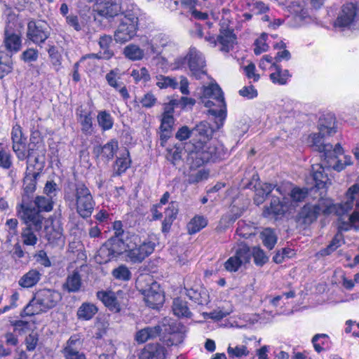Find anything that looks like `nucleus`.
Wrapping results in <instances>:
<instances>
[{"label": "nucleus", "instance_id": "cd10ccee", "mask_svg": "<svg viewBox=\"0 0 359 359\" xmlns=\"http://www.w3.org/2000/svg\"><path fill=\"white\" fill-rule=\"evenodd\" d=\"M346 214L338 215L339 224L338 228L340 231H348L351 229L356 230L359 229V211L355 210L350 215L348 216L347 219H344V216Z\"/></svg>", "mask_w": 359, "mask_h": 359}, {"label": "nucleus", "instance_id": "0eeeda50", "mask_svg": "<svg viewBox=\"0 0 359 359\" xmlns=\"http://www.w3.org/2000/svg\"><path fill=\"white\" fill-rule=\"evenodd\" d=\"M176 69L189 67L191 74L199 79L205 75V61L203 54L195 48H191L184 57H179L175 62Z\"/></svg>", "mask_w": 359, "mask_h": 359}, {"label": "nucleus", "instance_id": "39448f33", "mask_svg": "<svg viewBox=\"0 0 359 359\" xmlns=\"http://www.w3.org/2000/svg\"><path fill=\"white\" fill-rule=\"evenodd\" d=\"M65 200L69 207L76 208L77 213L86 218L91 215L95 201L89 189L84 184H77L74 189L67 190Z\"/></svg>", "mask_w": 359, "mask_h": 359}, {"label": "nucleus", "instance_id": "2f4dec72", "mask_svg": "<svg viewBox=\"0 0 359 359\" xmlns=\"http://www.w3.org/2000/svg\"><path fill=\"white\" fill-rule=\"evenodd\" d=\"M177 213V204L175 202L170 203L165 210V218L162 222V231L163 233L169 231L172 222L175 219Z\"/></svg>", "mask_w": 359, "mask_h": 359}, {"label": "nucleus", "instance_id": "69168bd1", "mask_svg": "<svg viewBox=\"0 0 359 359\" xmlns=\"http://www.w3.org/2000/svg\"><path fill=\"white\" fill-rule=\"evenodd\" d=\"M267 38V34H262L255 41L254 52L256 55H260L261 53L266 52L268 50L269 46L266 43Z\"/></svg>", "mask_w": 359, "mask_h": 359}, {"label": "nucleus", "instance_id": "ddd939ff", "mask_svg": "<svg viewBox=\"0 0 359 359\" xmlns=\"http://www.w3.org/2000/svg\"><path fill=\"white\" fill-rule=\"evenodd\" d=\"M359 16V7L352 2L346 3L341 7V11L336 20L335 25L346 27L351 25Z\"/></svg>", "mask_w": 359, "mask_h": 359}, {"label": "nucleus", "instance_id": "338daca9", "mask_svg": "<svg viewBox=\"0 0 359 359\" xmlns=\"http://www.w3.org/2000/svg\"><path fill=\"white\" fill-rule=\"evenodd\" d=\"M248 6L250 11L254 14L264 13L269 10L268 6L262 1H255L252 0L248 3Z\"/></svg>", "mask_w": 359, "mask_h": 359}, {"label": "nucleus", "instance_id": "c03bdc74", "mask_svg": "<svg viewBox=\"0 0 359 359\" xmlns=\"http://www.w3.org/2000/svg\"><path fill=\"white\" fill-rule=\"evenodd\" d=\"M156 85L161 89L171 88L176 89L178 87L177 81L170 76L158 74L155 77Z\"/></svg>", "mask_w": 359, "mask_h": 359}, {"label": "nucleus", "instance_id": "aec40b11", "mask_svg": "<svg viewBox=\"0 0 359 359\" xmlns=\"http://www.w3.org/2000/svg\"><path fill=\"white\" fill-rule=\"evenodd\" d=\"M324 161H326L329 168H332L337 172L343 170L347 165H350L353 163L351 156L344 154L342 147L339 153L330 152L327 154L325 156Z\"/></svg>", "mask_w": 359, "mask_h": 359}, {"label": "nucleus", "instance_id": "f03ea898", "mask_svg": "<svg viewBox=\"0 0 359 359\" xmlns=\"http://www.w3.org/2000/svg\"><path fill=\"white\" fill-rule=\"evenodd\" d=\"M155 247V239L152 237L142 240L138 235L133 234L123 240L106 243L100 247L95 258L98 263L103 264L125 254L129 261L141 262L154 252Z\"/></svg>", "mask_w": 359, "mask_h": 359}, {"label": "nucleus", "instance_id": "7c9ffc66", "mask_svg": "<svg viewBox=\"0 0 359 359\" xmlns=\"http://www.w3.org/2000/svg\"><path fill=\"white\" fill-rule=\"evenodd\" d=\"M162 328L159 325L155 327H147L137 332L135 339L138 343H144L148 340L157 337Z\"/></svg>", "mask_w": 359, "mask_h": 359}, {"label": "nucleus", "instance_id": "423d86ee", "mask_svg": "<svg viewBox=\"0 0 359 359\" xmlns=\"http://www.w3.org/2000/svg\"><path fill=\"white\" fill-rule=\"evenodd\" d=\"M123 18L114 32V40L124 43L132 40L137 34L140 9L135 4H130L123 11Z\"/></svg>", "mask_w": 359, "mask_h": 359}, {"label": "nucleus", "instance_id": "de8ad7c7", "mask_svg": "<svg viewBox=\"0 0 359 359\" xmlns=\"http://www.w3.org/2000/svg\"><path fill=\"white\" fill-rule=\"evenodd\" d=\"M79 121L81 125V130L83 133L90 135L93 132L92 117L90 113H83L82 111L78 114Z\"/></svg>", "mask_w": 359, "mask_h": 359}, {"label": "nucleus", "instance_id": "6e6d98bb", "mask_svg": "<svg viewBox=\"0 0 359 359\" xmlns=\"http://www.w3.org/2000/svg\"><path fill=\"white\" fill-rule=\"evenodd\" d=\"M130 76L133 78L135 83H146L150 80V74L146 67H141L137 69H133Z\"/></svg>", "mask_w": 359, "mask_h": 359}, {"label": "nucleus", "instance_id": "a18cd8bd", "mask_svg": "<svg viewBox=\"0 0 359 359\" xmlns=\"http://www.w3.org/2000/svg\"><path fill=\"white\" fill-rule=\"evenodd\" d=\"M315 350L320 353L330 346V338L325 334H317L312 339Z\"/></svg>", "mask_w": 359, "mask_h": 359}, {"label": "nucleus", "instance_id": "3c124183", "mask_svg": "<svg viewBox=\"0 0 359 359\" xmlns=\"http://www.w3.org/2000/svg\"><path fill=\"white\" fill-rule=\"evenodd\" d=\"M227 353L230 358H243L247 357L250 351L247 346L244 344L236 345L231 346L229 345L227 348Z\"/></svg>", "mask_w": 359, "mask_h": 359}, {"label": "nucleus", "instance_id": "37998d69", "mask_svg": "<svg viewBox=\"0 0 359 359\" xmlns=\"http://www.w3.org/2000/svg\"><path fill=\"white\" fill-rule=\"evenodd\" d=\"M208 220L205 217L200 215L195 216L188 224V231L190 234L196 233L205 227Z\"/></svg>", "mask_w": 359, "mask_h": 359}, {"label": "nucleus", "instance_id": "20e7f679", "mask_svg": "<svg viewBox=\"0 0 359 359\" xmlns=\"http://www.w3.org/2000/svg\"><path fill=\"white\" fill-rule=\"evenodd\" d=\"M12 149L19 161H24L37 153L35 161L37 163L39 157H44L46 153L45 146L40 139L35 137L30 138V142L27 144V138L25 137L20 125L13 126L11 130Z\"/></svg>", "mask_w": 359, "mask_h": 359}, {"label": "nucleus", "instance_id": "ea45409f", "mask_svg": "<svg viewBox=\"0 0 359 359\" xmlns=\"http://www.w3.org/2000/svg\"><path fill=\"white\" fill-rule=\"evenodd\" d=\"M41 278V273L35 269L26 273L19 280V285L23 287H31L35 285Z\"/></svg>", "mask_w": 359, "mask_h": 359}, {"label": "nucleus", "instance_id": "09e8293b", "mask_svg": "<svg viewBox=\"0 0 359 359\" xmlns=\"http://www.w3.org/2000/svg\"><path fill=\"white\" fill-rule=\"evenodd\" d=\"M261 238L264 245L269 250L273 249L277 242V236L270 228H266L262 231Z\"/></svg>", "mask_w": 359, "mask_h": 359}, {"label": "nucleus", "instance_id": "a211bd4d", "mask_svg": "<svg viewBox=\"0 0 359 359\" xmlns=\"http://www.w3.org/2000/svg\"><path fill=\"white\" fill-rule=\"evenodd\" d=\"M283 202L278 198H273L269 207H266L263 211V216L268 218L277 219L283 216L285 212L292 210V204H289L287 196H283Z\"/></svg>", "mask_w": 359, "mask_h": 359}, {"label": "nucleus", "instance_id": "0e129e2a", "mask_svg": "<svg viewBox=\"0 0 359 359\" xmlns=\"http://www.w3.org/2000/svg\"><path fill=\"white\" fill-rule=\"evenodd\" d=\"M251 256H253L254 262L257 266H262L267 262L269 258L265 255L264 252L259 247H255L250 252Z\"/></svg>", "mask_w": 359, "mask_h": 359}, {"label": "nucleus", "instance_id": "4d7b16f0", "mask_svg": "<svg viewBox=\"0 0 359 359\" xmlns=\"http://www.w3.org/2000/svg\"><path fill=\"white\" fill-rule=\"evenodd\" d=\"M12 165L13 158L11 154L0 143V166L4 169H9Z\"/></svg>", "mask_w": 359, "mask_h": 359}, {"label": "nucleus", "instance_id": "5701e85b", "mask_svg": "<svg viewBox=\"0 0 359 359\" xmlns=\"http://www.w3.org/2000/svg\"><path fill=\"white\" fill-rule=\"evenodd\" d=\"M37 301H39L43 309L47 311L53 308L61 300V294L55 290L44 289L39 291L36 294Z\"/></svg>", "mask_w": 359, "mask_h": 359}, {"label": "nucleus", "instance_id": "f257e3e1", "mask_svg": "<svg viewBox=\"0 0 359 359\" xmlns=\"http://www.w3.org/2000/svg\"><path fill=\"white\" fill-rule=\"evenodd\" d=\"M201 101L209 108L208 113L215 118V126L211 127L206 121H202L193 129L198 137L197 145L187 155V163L191 169L203 165L210 161H215L222 157V148L214 142H209L215 130L223 126L226 118V106L222 89L217 83H210L203 88Z\"/></svg>", "mask_w": 359, "mask_h": 359}, {"label": "nucleus", "instance_id": "e2e57ef3", "mask_svg": "<svg viewBox=\"0 0 359 359\" xmlns=\"http://www.w3.org/2000/svg\"><path fill=\"white\" fill-rule=\"evenodd\" d=\"M112 275L117 280H128L131 273L127 266L121 265L112 271Z\"/></svg>", "mask_w": 359, "mask_h": 359}, {"label": "nucleus", "instance_id": "e433bc0d", "mask_svg": "<svg viewBox=\"0 0 359 359\" xmlns=\"http://www.w3.org/2000/svg\"><path fill=\"white\" fill-rule=\"evenodd\" d=\"M273 189L274 187L271 184L259 183L255 186V203L257 205L262 204Z\"/></svg>", "mask_w": 359, "mask_h": 359}, {"label": "nucleus", "instance_id": "b1692460", "mask_svg": "<svg viewBox=\"0 0 359 359\" xmlns=\"http://www.w3.org/2000/svg\"><path fill=\"white\" fill-rule=\"evenodd\" d=\"M141 45L142 49L144 50V55L147 57L154 54H158L165 43L162 41L161 35L151 38L144 36L141 37Z\"/></svg>", "mask_w": 359, "mask_h": 359}, {"label": "nucleus", "instance_id": "4be33fe9", "mask_svg": "<svg viewBox=\"0 0 359 359\" xmlns=\"http://www.w3.org/2000/svg\"><path fill=\"white\" fill-rule=\"evenodd\" d=\"M329 170L327 165L324 167L321 164L312 165L311 173L316 188L326 189L331 185L332 181L327 172Z\"/></svg>", "mask_w": 359, "mask_h": 359}, {"label": "nucleus", "instance_id": "9b49d317", "mask_svg": "<svg viewBox=\"0 0 359 359\" xmlns=\"http://www.w3.org/2000/svg\"><path fill=\"white\" fill-rule=\"evenodd\" d=\"M251 259L250 248L241 243L235 251L234 255L230 257L224 263V268L229 272H236L240 267L249 263Z\"/></svg>", "mask_w": 359, "mask_h": 359}, {"label": "nucleus", "instance_id": "774afa93", "mask_svg": "<svg viewBox=\"0 0 359 359\" xmlns=\"http://www.w3.org/2000/svg\"><path fill=\"white\" fill-rule=\"evenodd\" d=\"M168 151L167 158L170 161L173 165H176L182 158V149L175 146L168 149Z\"/></svg>", "mask_w": 359, "mask_h": 359}, {"label": "nucleus", "instance_id": "c756f323", "mask_svg": "<svg viewBox=\"0 0 359 359\" xmlns=\"http://www.w3.org/2000/svg\"><path fill=\"white\" fill-rule=\"evenodd\" d=\"M236 36L232 31L222 29L217 37V41L221 45L220 50L227 53L233 48L236 43Z\"/></svg>", "mask_w": 359, "mask_h": 359}, {"label": "nucleus", "instance_id": "f704fd0d", "mask_svg": "<svg viewBox=\"0 0 359 359\" xmlns=\"http://www.w3.org/2000/svg\"><path fill=\"white\" fill-rule=\"evenodd\" d=\"M130 164L131 160L129 151L127 149H124L120 153V156L117 158L115 162V173L118 175H121L127 170V169L130 166Z\"/></svg>", "mask_w": 359, "mask_h": 359}, {"label": "nucleus", "instance_id": "72a5a7b5", "mask_svg": "<svg viewBox=\"0 0 359 359\" xmlns=\"http://www.w3.org/2000/svg\"><path fill=\"white\" fill-rule=\"evenodd\" d=\"M318 130L325 135H332L336 133L335 118L330 114L320 119Z\"/></svg>", "mask_w": 359, "mask_h": 359}, {"label": "nucleus", "instance_id": "49530a36", "mask_svg": "<svg viewBox=\"0 0 359 359\" xmlns=\"http://www.w3.org/2000/svg\"><path fill=\"white\" fill-rule=\"evenodd\" d=\"M118 148V142L116 140H111L101 148L100 155L102 157H104L107 160L112 159L114 154L116 153Z\"/></svg>", "mask_w": 359, "mask_h": 359}, {"label": "nucleus", "instance_id": "c9c22d12", "mask_svg": "<svg viewBox=\"0 0 359 359\" xmlns=\"http://www.w3.org/2000/svg\"><path fill=\"white\" fill-rule=\"evenodd\" d=\"M98 309L97 306L92 303L84 302L77 310V317L82 320H89L97 313Z\"/></svg>", "mask_w": 359, "mask_h": 359}, {"label": "nucleus", "instance_id": "5fc2aeb1", "mask_svg": "<svg viewBox=\"0 0 359 359\" xmlns=\"http://www.w3.org/2000/svg\"><path fill=\"white\" fill-rule=\"evenodd\" d=\"M27 225L28 226L25 228L21 233L22 241L24 245L33 246L36 243L38 239L36 234L31 229L32 226ZM32 226L34 228V226Z\"/></svg>", "mask_w": 359, "mask_h": 359}, {"label": "nucleus", "instance_id": "58836bf2", "mask_svg": "<svg viewBox=\"0 0 359 359\" xmlns=\"http://www.w3.org/2000/svg\"><path fill=\"white\" fill-rule=\"evenodd\" d=\"M81 286V276L78 271H74L68 275L63 287L69 292H75L80 290Z\"/></svg>", "mask_w": 359, "mask_h": 359}, {"label": "nucleus", "instance_id": "9d476101", "mask_svg": "<svg viewBox=\"0 0 359 359\" xmlns=\"http://www.w3.org/2000/svg\"><path fill=\"white\" fill-rule=\"evenodd\" d=\"M163 324L162 340L167 346H177L181 344L185 337L186 327L176 321L165 320Z\"/></svg>", "mask_w": 359, "mask_h": 359}, {"label": "nucleus", "instance_id": "412c9836", "mask_svg": "<svg viewBox=\"0 0 359 359\" xmlns=\"http://www.w3.org/2000/svg\"><path fill=\"white\" fill-rule=\"evenodd\" d=\"M142 294L148 306L157 309L163 303L164 297L156 282H152L149 288L143 290Z\"/></svg>", "mask_w": 359, "mask_h": 359}, {"label": "nucleus", "instance_id": "f3484780", "mask_svg": "<svg viewBox=\"0 0 359 359\" xmlns=\"http://www.w3.org/2000/svg\"><path fill=\"white\" fill-rule=\"evenodd\" d=\"M48 25L43 21H30L27 26V36L34 43L44 42L48 37Z\"/></svg>", "mask_w": 359, "mask_h": 359}, {"label": "nucleus", "instance_id": "dca6fc26", "mask_svg": "<svg viewBox=\"0 0 359 359\" xmlns=\"http://www.w3.org/2000/svg\"><path fill=\"white\" fill-rule=\"evenodd\" d=\"M88 1L95 3L94 10L98 15L106 18H114L122 9L120 0H109L104 3H102V0Z\"/></svg>", "mask_w": 359, "mask_h": 359}, {"label": "nucleus", "instance_id": "bb28decb", "mask_svg": "<svg viewBox=\"0 0 359 359\" xmlns=\"http://www.w3.org/2000/svg\"><path fill=\"white\" fill-rule=\"evenodd\" d=\"M97 297L110 311L116 313L120 311V304L114 292L100 291L97 293Z\"/></svg>", "mask_w": 359, "mask_h": 359}, {"label": "nucleus", "instance_id": "4468645a", "mask_svg": "<svg viewBox=\"0 0 359 359\" xmlns=\"http://www.w3.org/2000/svg\"><path fill=\"white\" fill-rule=\"evenodd\" d=\"M324 136L325 135L319 131L318 133H313L309 137L308 141L313 149L322 154L321 157L323 158H325L330 152H341V146L339 144H337L334 147L331 144H325L323 139Z\"/></svg>", "mask_w": 359, "mask_h": 359}, {"label": "nucleus", "instance_id": "79ce46f5", "mask_svg": "<svg viewBox=\"0 0 359 359\" xmlns=\"http://www.w3.org/2000/svg\"><path fill=\"white\" fill-rule=\"evenodd\" d=\"M172 311L178 317H189L191 315L187 302L180 298L173 300Z\"/></svg>", "mask_w": 359, "mask_h": 359}, {"label": "nucleus", "instance_id": "c85d7f7f", "mask_svg": "<svg viewBox=\"0 0 359 359\" xmlns=\"http://www.w3.org/2000/svg\"><path fill=\"white\" fill-rule=\"evenodd\" d=\"M165 348L161 345L149 344L147 346L141 354V359H165Z\"/></svg>", "mask_w": 359, "mask_h": 359}, {"label": "nucleus", "instance_id": "13d9d810", "mask_svg": "<svg viewBox=\"0 0 359 359\" xmlns=\"http://www.w3.org/2000/svg\"><path fill=\"white\" fill-rule=\"evenodd\" d=\"M14 330L23 334L28 331H33L36 326L33 321H27L23 320H16L13 323Z\"/></svg>", "mask_w": 359, "mask_h": 359}, {"label": "nucleus", "instance_id": "a878e982", "mask_svg": "<svg viewBox=\"0 0 359 359\" xmlns=\"http://www.w3.org/2000/svg\"><path fill=\"white\" fill-rule=\"evenodd\" d=\"M81 345V341L79 336H72L67 341L63 351L65 359H86V355L79 351Z\"/></svg>", "mask_w": 359, "mask_h": 359}, {"label": "nucleus", "instance_id": "6ab92c4d", "mask_svg": "<svg viewBox=\"0 0 359 359\" xmlns=\"http://www.w3.org/2000/svg\"><path fill=\"white\" fill-rule=\"evenodd\" d=\"M62 227L57 220H46L45 222L44 236L49 243L62 245L64 243Z\"/></svg>", "mask_w": 359, "mask_h": 359}, {"label": "nucleus", "instance_id": "052dcab7", "mask_svg": "<svg viewBox=\"0 0 359 359\" xmlns=\"http://www.w3.org/2000/svg\"><path fill=\"white\" fill-rule=\"evenodd\" d=\"M106 80L107 83L112 88L115 89H118L120 87L121 83L118 82V80L121 79V74L120 71L118 69H114L111 70L109 73L106 74Z\"/></svg>", "mask_w": 359, "mask_h": 359}, {"label": "nucleus", "instance_id": "f8f14e48", "mask_svg": "<svg viewBox=\"0 0 359 359\" xmlns=\"http://www.w3.org/2000/svg\"><path fill=\"white\" fill-rule=\"evenodd\" d=\"M276 191L283 196H287L289 204H292V210L294 209L297 203L304 200L307 196V189L292 187L288 182L283 183L276 187Z\"/></svg>", "mask_w": 359, "mask_h": 359}, {"label": "nucleus", "instance_id": "bf43d9fd", "mask_svg": "<svg viewBox=\"0 0 359 359\" xmlns=\"http://www.w3.org/2000/svg\"><path fill=\"white\" fill-rule=\"evenodd\" d=\"M236 234L241 238H248L250 236L255 234V228L246 224L244 222H239L236 229Z\"/></svg>", "mask_w": 359, "mask_h": 359}, {"label": "nucleus", "instance_id": "680f3d73", "mask_svg": "<svg viewBox=\"0 0 359 359\" xmlns=\"http://www.w3.org/2000/svg\"><path fill=\"white\" fill-rule=\"evenodd\" d=\"M112 41V39L109 35H103L100 36L99 44L102 49L104 50V55L100 56V57H102L104 59H109L112 55L113 53L108 50V48L109 47Z\"/></svg>", "mask_w": 359, "mask_h": 359}, {"label": "nucleus", "instance_id": "6e6552de", "mask_svg": "<svg viewBox=\"0 0 359 359\" xmlns=\"http://www.w3.org/2000/svg\"><path fill=\"white\" fill-rule=\"evenodd\" d=\"M334 213L333 201L330 198H321L316 204H306L301 210L299 217L305 224L315 221L320 214Z\"/></svg>", "mask_w": 359, "mask_h": 359}, {"label": "nucleus", "instance_id": "1a4fd4ad", "mask_svg": "<svg viewBox=\"0 0 359 359\" xmlns=\"http://www.w3.org/2000/svg\"><path fill=\"white\" fill-rule=\"evenodd\" d=\"M10 18L4 31V46L8 52L13 54L21 48L22 40L18 29L21 28L22 25L15 16L11 15Z\"/></svg>", "mask_w": 359, "mask_h": 359}, {"label": "nucleus", "instance_id": "864d4df0", "mask_svg": "<svg viewBox=\"0 0 359 359\" xmlns=\"http://www.w3.org/2000/svg\"><path fill=\"white\" fill-rule=\"evenodd\" d=\"M97 122L104 130H108L113 127L114 120L111 114L106 111H100L97 114Z\"/></svg>", "mask_w": 359, "mask_h": 359}, {"label": "nucleus", "instance_id": "603ef678", "mask_svg": "<svg viewBox=\"0 0 359 359\" xmlns=\"http://www.w3.org/2000/svg\"><path fill=\"white\" fill-rule=\"evenodd\" d=\"M44 311H46L43 308L42 304L37 301L36 294H35L32 300L30 301L24 309V312L27 316H34Z\"/></svg>", "mask_w": 359, "mask_h": 359}, {"label": "nucleus", "instance_id": "393cba45", "mask_svg": "<svg viewBox=\"0 0 359 359\" xmlns=\"http://www.w3.org/2000/svg\"><path fill=\"white\" fill-rule=\"evenodd\" d=\"M289 11L293 14L299 24L309 22L311 20L309 9L304 0L293 1L288 7Z\"/></svg>", "mask_w": 359, "mask_h": 359}, {"label": "nucleus", "instance_id": "8fccbe9b", "mask_svg": "<svg viewBox=\"0 0 359 359\" xmlns=\"http://www.w3.org/2000/svg\"><path fill=\"white\" fill-rule=\"evenodd\" d=\"M175 119L173 116L168 115L167 114H163L161 123V130L163 133L161 135V138H168L169 137L170 133L172 130V128L174 125Z\"/></svg>", "mask_w": 359, "mask_h": 359}, {"label": "nucleus", "instance_id": "a19ab883", "mask_svg": "<svg viewBox=\"0 0 359 359\" xmlns=\"http://www.w3.org/2000/svg\"><path fill=\"white\" fill-rule=\"evenodd\" d=\"M290 77L289 72L287 70H282L278 65L274 67L273 72L270 74V79L272 82L279 85L285 84Z\"/></svg>", "mask_w": 359, "mask_h": 359}, {"label": "nucleus", "instance_id": "473e14b6", "mask_svg": "<svg viewBox=\"0 0 359 359\" xmlns=\"http://www.w3.org/2000/svg\"><path fill=\"white\" fill-rule=\"evenodd\" d=\"M90 18L85 15H76L70 14L66 17V22L69 26L74 28V30L83 31L87 27Z\"/></svg>", "mask_w": 359, "mask_h": 359}, {"label": "nucleus", "instance_id": "2eb2a0df", "mask_svg": "<svg viewBox=\"0 0 359 359\" xmlns=\"http://www.w3.org/2000/svg\"><path fill=\"white\" fill-rule=\"evenodd\" d=\"M359 198V184L350 187L345 194V201L340 203H333L334 214L341 215L347 214L354 205V201Z\"/></svg>", "mask_w": 359, "mask_h": 359}, {"label": "nucleus", "instance_id": "7ed1b4c3", "mask_svg": "<svg viewBox=\"0 0 359 359\" xmlns=\"http://www.w3.org/2000/svg\"><path fill=\"white\" fill-rule=\"evenodd\" d=\"M37 210L28 203V197L22 196V203L17 205L18 216L26 224L34 226L37 231L41 229L43 217L40 212H50L53 209V199L47 196H37L34 201Z\"/></svg>", "mask_w": 359, "mask_h": 359}, {"label": "nucleus", "instance_id": "4c0bfd02", "mask_svg": "<svg viewBox=\"0 0 359 359\" xmlns=\"http://www.w3.org/2000/svg\"><path fill=\"white\" fill-rule=\"evenodd\" d=\"M123 54L128 59L137 61L146 58L144 55V50H143L139 46L130 43L126 46L123 49Z\"/></svg>", "mask_w": 359, "mask_h": 359}]
</instances>
